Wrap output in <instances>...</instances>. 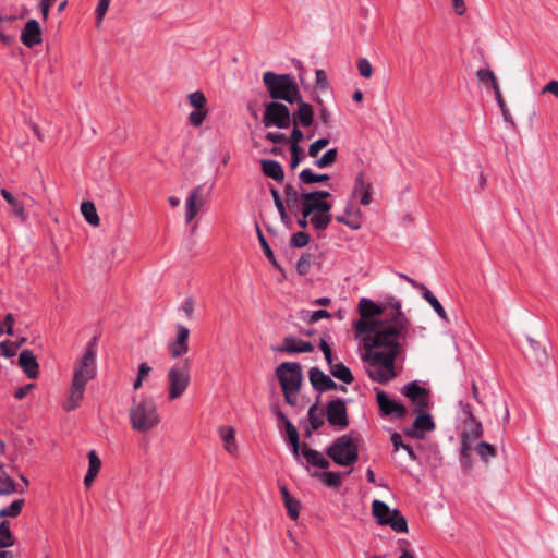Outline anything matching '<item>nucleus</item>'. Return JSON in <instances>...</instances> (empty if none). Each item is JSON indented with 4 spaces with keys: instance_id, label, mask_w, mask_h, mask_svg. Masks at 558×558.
Segmentation results:
<instances>
[{
    "instance_id": "obj_1",
    "label": "nucleus",
    "mask_w": 558,
    "mask_h": 558,
    "mask_svg": "<svg viewBox=\"0 0 558 558\" xmlns=\"http://www.w3.org/2000/svg\"><path fill=\"white\" fill-rule=\"evenodd\" d=\"M409 322L397 308L395 329L381 330L372 337H365V353L362 361L366 364L368 377L376 383L386 384L396 376L395 361L399 353V337L407 330Z\"/></svg>"
},
{
    "instance_id": "obj_2",
    "label": "nucleus",
    "mask_w": 558,
    "mask_h": 558,
    "mask_svg": "<svg viewBox=\"0 0 558 558\" xmlns=\"http://www.w3.org/2000/svg\"><path fill=\"white\" fill-rule=\"evenodd\" d=\"M96 375V349L94 341H92L87 344L84 354L74 364L70 391L63 403V409L66 412L74 411L80 407L84 399L87 383L94 379Z\"/></svg>"
},
{
    "instance_id": "obj_3",
    "label": "nucleus",
    "mask_w": 558,
    "mask_h": 558,
    "mask_svg": "<svg viewBox=\"0 0 558 558\" xmlns=\"http://www.w3.org/2000/svg\"><path fill=\"white\" fill-rule=\"evenodd\" d=\"M397 308H399V312H402L399 301H396L391 305L390 312L387 314V316L390 317L389 322L378 320L374 317L385 313L386 310H383L372 300L362 298L359 302L361 319L355 325L356 332L362 336L363 339H365V337H372L381 330L395 329L397 320Z\"/></svg>"
},
{
    "instance_id": "obj_4",
    "label": "nucleus",
    "mask_w": 558,
    "mask_h": 558,
    "mask_svg": "<svg viewBox=\"0 0 558 558\" xmlns=\"http://www.w3.org/2000/svg\"><path fill=\"white\" fill-rule=\"evenodd\" d=\"M131 427L137 433H147L160 423V416L155 400L151 397L143 396L133 399L129 409Z\"/></svg>"
},
{
    "instance_id": "obj_5",
    "label": "nucleus",
    "mask_w": 558,
    "mask_h": 558,
    "mask_svg": "<svg viewBox=\"0 0 558 558\" xmlns=\"http://www.w3.org/2000/svg\"><path fill=\"white\" fill-rule=\"evenodd\" d=\"M263 84L269 96L275 100L294 104L300 98L299 85L290 74H278L267 71L263 74Z\"/></svg>"
},
{
    "instance_id": "obj_6",
    "label": "nucleus",
    "mask_w": 558,
    "mask_h": 558,
    "mask_svg": "<svg viewBox=\"0 0 558 558\" xmlns=\"http://www.w3.org/2000/svg\"><path fill=\"white\" fill-rule=\"evenodd\" d=\"M276 375L280 383L286 402L295 407L303 380L301 365L295 362H283L277 367Z\"/></svg>"
},
{
    "instance_id": "obj_7",
    "label": "nucleus",
    "mask_w": 558,
    "mask_h": 558,
    "mask_svg": "<svg viewBox=\"0 0 558 558\" xmlns=\"http://www.w3.org/2000/svg\"><path fill=\"white\" fill-rule=\"evenodd\" d=\"M327 456L338 465L349 466L359 459V447L349 434L333 440L326 450Z\"/></svg>"
},
{
    "instance_id": "obj_8",
    "label": "nucleus",
    "mask_w": 558,
    "mask_h": 558,
    "mask_svg": "<svg viewBox=\"0 0 558 558\" xmlns=\"http://www.w3.org/2000/svg\"><path fill=\"white\" fill-rule=\"evenodd\" d=\"M168 399L181 398L191 383V364L189 360L177 363L167 371Z\"/></svg>"
},
{
    "instance_id": "obj_9",
    "label": "nucleus",
    "mask_w": 558,
    "mask_h": 558,
    "mask_svg": "<svg viewBox=\"0 0 558 558\" xmlns=\"http://www.w3.org/2000/svg\"><path fill=\"white\" fill-rule=\"evenodd\" d=\"M372 513L379 525H389L395 532H408V522L398 509H390L389 506L378 499L372 502Z\"/></svg>"
},
{
    "instance_id": "obj_10",
    "label": "nucleus",
    "mask_w": 558,
    "mask_h": 558,
    "mask_svg": "<svg viewBox=\"0 0 558 558\" xmlns=\"http://www.w3.org/2000/svg\"><path fill=\"white\" fill-rule=\"evenodd\" d=\"M330 196V192L323 190L301 192V214H304L305 216H311L312 214L318 211H330L332 205L331 203L327 202V198H329Z\"/></svg>"
},
{
    "instance_id": "obj_11",
    "label": "nucleus",
    "mask_w": 558,
    "mask_h": 558,
    "mask_svg": "<svg viewBox=\"0 0 558 558\" xmlns=\"http://www.w3.org/2000/svg\"><path fill=\"white\" fill-rule=\"evenodd\" d=\"M290 122L291 113L286 105L278 101H271L265 105L263 124L266 128L277 126L284 129L290 125Z\"/></svg>"
},
{
    "instance_id": "obj_12",
    "label": "nucleus",
    "mask_w": 558,
    "mask_h": 558,
    "mask_svg": "<svg viewBox=\"0 0 558 558\" xmlns=\"http://www.w3.org/2000/svg\"><path fill=\"white\" fill-rule=\"evenodd\" d=\"M189 104L194 110L189 114L187 121L191 125L198 128L201 126L207 114V99L203 92L196 90L187 95Z\"/></svg>"
},
{
    "instance_id": "obj_13",
    "label": "nucleus",
    "mask_w": 558,
    "mask_h": 558,
    "mask_svg": "<svg viewBox=\"0 0 558 558\" xmlns=\"http://www.w3.org/2000/svg\"><path fill=\"white\" fill-rule=\"evenodd\" d=\"M417 416L413 422V425L404 429V434L415 439H424L426 433L435 429V422L429 414L428 410L423 412H416Z\"/></svg>"
},
{
    "instance_id": "obj_14",
    "label": "nucleus",
    "mask_w": 558,
    "mask_h": 558,
    "mask_svg": "<svg viewBox=\"0 0 558 558\" xmlns=\"http://www.w3.org/2000/svg\"><path fill=\"white\" fill-rule=\"evenodd\" d=\"M327 421L332 426L344 428L349 425L345 402L342 399L330 401L326 407Z\"/></svg>"
},
{
    "instance_id": "obj_15",
    "label": "nucleus",
    "mask_w": 558,
    "mask_h": 558,
    "mask_svg": "<svg viewBox=\"0 0 558 558\" xmlns=\"http://www.w3.org/2000/svg\"><path fill=\"white\" fill-rule=\"evenodd\" d=\"M376 400L384 416L392 415L397 418H403L408 413L407 408L402 403L390 399L385 391L377 392Z\"/></svg>"
},
{
    "instance_id": "obj_16",
    "label": "nucleus",
    "mask_w": 558,
    "mask_h": 558,
    "mask_svg": "<svg viewBox=\"0 0 558 558\" xmlns=\"http://www.w3.org/2000/svg\"><path fill=\"white\" fill-rule=\"evenodd\" d=\"M206 203L204 186H195L185 199V221L191 222Z\"/></svg>"
},
{
    "instance_id": "obj_17",
    "label": "nucleus",
    "mask_w": 558,
    "mask_h": 558,
    "mask_svg": "<svg viewBox=\"0 0 558 558\" xmlns=\"http://www.w3.org/2000/svg\"><path fill=\"white\" fill-rule=\"evenodd\" d=\"M352 196L359 198L363 206H368L373 202L372 183L366 179L364 171L359 172L354 179Z\"/></svg>"
},
{
    "instance_id": "obj_18",
    "label": "nucleus",
    "mask_w": 558,
    "mask_h": 558,
    "mask_svg": "<svg viewBox=\"0 0 558 558\" xmlns=\"http://www.w3.org/2000/svg\"><path fill=\"white\" fill-rule=\"evenodd\" d=\"M189 336L190 330L187 327L179 325L177 327V337L173 341L169 342L168 349L171 357L178 359L189 352Z\"/></svg>"
},
{
    "instance_id": "obj_19",
    "label": "nucleus",
    "mask_w": 558,
    "mask_h": 558,
    "mask_svg": "<svg viewBox=\"0 0 558 558\" xmlns=\"http://www.w3.org/2000/svg\"><path fill=\"white\" fill-rule=\"evenodd\" d=\"M310 381L316 391L335 390L338 385L323 371L312 367L308 372Z\"/></svg>"
},
{
    "instance_id": "obj_20",
    "label": "nucleus",
    "mask_w": 558,
    "mask_h": 558,
    "mask_svg": "<svg viewBox=\"0 0 558 558\" xmlns=\"http://www.w3.org/2000/svg\"><path fill=\"white\" fill-rule=\"evenodd\" d=\"M298 104V109L293 112V123L294 125L300 124L303 128H308L313 124L314 120V110L313 107L305 102L300 95L299 100L295 101Z\"/></svg>"
},
{
    "instance_id": "obj_21",
    "label": "nucleus",
    "mask_w": 558,
    "mask_h": 558,
    "mask_svg": "<svg viewBox=\"0 0 558 558\" xmlns=\"http://www.w3.org/2000/svg\"><path fill=\"white\" fill-rule=\"evenodd\" d=\"M41 40V29L39 23L36 20L27 21L21 34V41L27 48H33L34 46L40 44Z\"/></svg>"
},
{
    "instance_id": "obj_22",
    "label": "nucleus",
    "mask_w": 558,
    "mask_h": 558,
    "mask_svg": "<svg viewBox=\"0 0 558 558\" xmlns=\"http://www.w3.org/2000/svg\"><path fill=\"white\" fill-rule=\"evenodd\" d=\"M19 365L28 378L35 379L39 374V364L31 350H24L20 353Z\"/></svg>"
},
{
    "instance_id": "obj_23",
    "label": "nucleus",
    "mask_w": 558,
    "mask_h": 558,
    "mask_svg": "<svg viewBox=\"0 0 558 558\" xmlns=\"http://www.w3.org/2000/svg\"><path fill=\"white\" fill-rule=\"evenodd\" d=\"M87 457L88 470L84 476V485L86 488H89L101 469V461L95 450H90Z\"/></svg>"
},
{
    "instance_id": "obj_24",
    "label": "nucleus",
    "mask_w": 558,
    "mask_h": 558,
    "mask_svg": "<svg viewBox=\"0 0 558 558\" xmlns=\"http://www.w3.org/2000/svg\"><path fill=\"white\" fill-rule=\"evenodd\" d=\"M218 434L223 442L225 450L234 456L238 452V445L235 441V429L231 426H220Z\"/></svg>"
},
{
    "instance_id": "obj_25",
    "label": "nucleus",
    "mask_w": 558,
    "mask_h": 558,
    "mask_svg": "<svg viewBox=\"0 0 558 558\" xmlns=\"http://www.w3.org/2000/svg\"><path fill=\"white\" fill-rule=\"evenodd\" d=\"M300 451L308 464L324 470H327L330 466L329 461L319 451L311 449L306 445H303Z\"/></svg>"
},
{
    "instance_id": "obj_26",
    "label": "nucleus",
    "mask_w": 558,
    "mask_h": 558,
    "mask_svg": "<svg viewBox=\"0 0 558 558\" xmlns=\"http://www.w3.org/2000/svg\"><path fill=\"white\" fill-rule=\"evenodd\" d=\"M281 350L288 353H303L312 352L314 350V347L308 341H304L293 337H287L283 340V345Z\"/></svg>"
},
{
    "instance_id": "obj_27",
    "label": "nucleus",
    "mask_w": 558,
    "mask_h": 558,
    "mask_svg": "<svg viewBox=\"0 0 558 558\" xmlns=\"http://www.w3.org/2000/svg\"><path fill=\"white\" fill-rule=\"evenodd\" d=\"M260 165H262L263 173L266 177L271 178L277 182L283 181L284 171H283L282 166L278 161L271 160V159H263L260 161Z\"/></svg>"
},
{
    "instance_id": "obj_28",
    "label": "nucleus",
    "mask_w": 558,
    "mask_h": 558,
    "mask_svg": "<svg viewBox=\"0 0 558 558\" xmlns=\"http://www.w3.org/2000/svg\"><path fill=\"white\" fill-rule=\"evenodd\" d=\"M2 197L7 201V203L10 205L12 213L22 221H26L27 216L25 213L24 204L15 198L13 194L8 191L7 189H1L0 191Z\"/></svg>"
},
{
    "instance_id": "obj_29",
    "label": "nucleus",
    "mask_w": 558,
    "mask_h": 558,
    "mask_svg": "<svg viewBox=\"0 0 558 558\" xmlns=\"http://www.w3.org/2000/svg\"><path fill=\"white\" fill-rule=\"evenodd\" d=\"M328 366H329V372L337 379L341 380L344 384L353 383L354 377H353L350 368L347 367L343 363L333 362V360H331V364H328Z\"/></svg>"
},
{
    "instance_id": "obj_30",
    "label": "nucleus",
    "mask_w": 558,
    "mask_h": 558,
    "mask_svg": "<svg viewBox=\"0 0 558 558\" xmlns=\"http://www.w3.org/2000/svg\"><path fill=\"white\" fill-rule=\"evenodd\" d=\"M15 493H24V488H19L14 480L7 473L0 472V496H9Z\"/></svg>"
},
{
    "instance_id": "obj_31",
    "label": "nucleus",
    "mask_w": 558,
    "mask_h": 558,
    "mask_svg": "<svg viewBox=\"0 0 558 558\" xmlns=\"http://www.w3.org/2000/svg\"><path fill=\"white\" fill-rule=\"evenodd\" d=\"M287 440L290 442L292 447V453L298 459L300 456V436L296 427L290 422L287 421L284 424Z\"/></svg>"
},
{
    "instance_id": "obj_32",
    "label": "nucleus",
    "mask_w": 558,
    "mask_h": 558,
    "mask_svg": "<svg viewBox=\"0 0 558 558\" xmlns=\"http://www.w3.org/2000/svg\"><path fill=\"white\" fill-rule=\"evenodd\" d=\"M421 292H422V296L433 307V310L437 313V315L441 319L448 320L447 313H446L444 306L438 301V299L430 292V290L427 287H422Z\"/></svg>"
},
{
    "instance_id": "obj_33",
    "label": "nucleus",
    "mask_w": 558,
    "mask_h": 558,
    "mask_svg": "<svg viewBox=\"0 0 558 558\" xmlns=\"http://www.w3.org/2000/svg\"><path fill=\"white\" fill-rule=\"evenodd\" d=\"M332 220L330 211H318L311 215L310 222L317 231H324Z\"/></svg>"
},
{
    "instance_id": "obj_34",
    "label": "nucleus",
    "mask_w": 558,
    "mask_h": 558,
    "mask_svg": "<svg viewBox=\"0 0 558 558\" xmlns=\"http://www.w3.org/2000/svg\"><path fill=\"white\" fill-rule=\"evenodd\" d=\"M81 213L89 225L93 227L99 226L100 219L93 202L84 201L81 205Z\"/></svg>"
},
{
    "instance_id": "obj_35",
    "label": "nucleus",
    "mask_w": 558,
    "mask_h": 558,
    "mask_svg": "<svg viewBox=\"0 0 558 558\" xmlns=\"http://www.w3.org/2000/svg\"><path fill=\"white\" fill-rule=\"evenodd\" d=\"M475 76L481 84L490 85L494 93L497 92L498 89H500L497 78L492 70L478 69L475 73Z\"/></svg>"
},
{
    "instance_id": "obj_36",
    "label": "nucleus",
    "mask_w": 558,
    "mask_h": 558,
    "mask_svg": "<svg viewBox=\"0 0 558 558\" xmlns=\"http://www.w3.org/2000/svg\"><path fill=\"white\" fill-rule=\"evenodd\" d=\"M270 194L272 196L275 206L279 213L281 222L283 225L288 226L290 223L291 219L287 213L284 202L282 201L278 190L275 187H270Z\"/></svg>"
},
{
    "instance_id": "obj_37",
    "label": "nucleus",
    "mask_w": 558,
    "mask_h": 558,
    "mask_svg": "<svg viewBox=\"0 0 558 558\" xmlns=\"http://www.w3.org/2000/svg\"><path fill=\"white\" fill-rule=\"evenodd\" d=\"M307 416L312 430H317L324 425V413L323 410L319 409L317 404H313L308 409Z\"/></svg>"
},
{
    "instance_id": "obj_38",
    "label": "nucleus",
    "mask_w": 558,
    "mask_h": 558,
    "mask_svg": "<svg viewBox=\"0 0 558 558\" xmlns=\"http://www.w3.org/2000/svg\"><path fill=\"white\" fill-rule=\"evenodd\" d=\"M299 179L304 184H314L329 180L327 173L316 174L311 169H304L299 173Z\"/></svg>"
},
{
    "instance_id": "obj_39",
    "label": "nucleus",
    "mask_w": 558,
    "mask_h": 558,
    "mask_svg": "<svg viewBox=\"0 0 558 558\" xmlns=\"http://www.w3.org/2000/svg\"><path fill=\"white\" fill-rule=\"evenodd\" d=\"M25 505L24 499H16L12 501L8 507L0 510V518H16Z\"/></svg>"
},
{
    "instance_id": "obj_40",
    "label": "nucleus",
    "mask_w": 558,
    "mask_h": 558,
    "mask_svg": "<svg viewBox=\"0 0 558 558\" xmlns=\"http://www.w3.org/2000/svg\"><path fill=\"white\" fill-rule=\"evenodd\" d=\"M286 196V204L291 209L295 208L300 204V194L298 190L290 183H287L283 189Z\"/></svg>"
},
{
    "instance_id": "obj_41",
    "label": "nucleus",
    "mask_w": 558,
    "mask_h": 558,
    "mask_svg": "<svg viewBox=\"0 0 558 558\" xmlns=\"http://www.w3.org/2000/svg\"><path fill=\"white\" fill-rule=\"evenodd\" d=\"M14 537L10 531L9 523L3 521L0 523V548L13 546Z\"/></svg>"
},
{
    "instance_id": "obj_42",
    "label": "nucleus",
    "mask_w": 558,
    "mask_h": 558,
    "mask_svg": "<svg viewBox=\"0 0 558 558\" xmlns=\"http://www.w3.org/2000/svg\"><path fill=\"white\" fill-rule=\"evenodd\" d=\"M475 450H476L477 454L480 456V458L485 462H487L492 458L496 457V449L493 447V445H490L486 441H481L475 447Z\"/></svg>"
},
{
    "instance_id": "obj_43",
    "label": "nucleus",
    "mask_w": 558,
    "mask_h": 558,
    "mask_svg": "<svg viewBox=\"0 0 558 558\" xmlns=\"http://www.w3.org/2000/svg\"><path fill=\"white\" fill-rule=\"evenodd\" d=\"M426 390L427 389L420 386L417 381H411L402 387L401 393L409 398L410 400H412L415 397L422 395Z\"/></svg>"
},
{
    "instance_id": "obj_44",
    "label": "nucleus",
    "mask_w": 558,
    "mask_h": 558,
    "mask_svg": "<svg viewBox=\"0 0 558 558\" xmlns=\"http://www.w3.org/2000/svg\"><path fill=\"white\" fill-rule=\"evenodd\" d=\"M415 412L427 411L430 403L429 391L426 390L422 395L411 400Z\"/></svg>"
},
{
    "instance_id": "obj_45",
    "label": "nucleus",
    "mask_w": 558,
    "mask_h": 558,
    "mask_svg": "<svg viewBox=\"0 0 558 558\" xmlns=\"http://www.w3.org/2000/svg\"><path fill=\"white\" fill-rule=\"evenodd\" d=\"M337 156H338V150L336 148H331V149L327 150L319 159H317L314 162V165L320 169L327 168L336 161Z\"/></svg>"
},
{
    "instance_id": "obj_46",
    "label": "nucleus",
    "mask_w": 558,
    "mask_h": 558,
    "mask_svg": "<svg viewBox=\"0 0 558 558\" xmlns=\"http://www.w3.org/2000/svg\"><path fill=\"white\" fill-rule=\"evenodd\" d=\"M320 480L328 487H340L342 480L340 473L327 471L320 474Z\"/></svg>"
},
{
    "instance_id": "obj_47",
    "label": "nucleus",
    "mask_w": 558,
    "mask_h": 558,
    "mask_svg": "<svg viewBox=\"0 0 558 558\" xmlns=\"http://www.w3.org/2000/svg\"><path fill=\"white\" fill-rule=\"evenodd\" d=\"M336 220L340 223L345 225L347 227H349L352 230H359L362 227L360 209H356L355 218H349L347 215H344V216H337Z\"/></svg>"
},
{
    "instance_id": "obj_48",
    "label": "nucleus",
    "mask_w": 558,
    "mask_h": 558,
    "mask_svg": "<svg viewBox=\"0 0 558 558\" xmlns=\"http://www.w3.org/2000/svg\"><path fill=\"white\" fill-rule=\"evenodd\" d=\"M283 502H284V507L287 509L289 518L292 520H296L300 515V509H301L300 501L298 499H295L294 497H291V498H288L287 500H284Z\"/></svg>"
},
{
    "instance_id": "obj_49",
    "label": "nucleus",
    "mask_w": 558,
    "mask_h": 558,
    "mask_svg": "<svg viewBox=\"0 0 558 558\" xmlns=\"http://www.w3.org/2000/svg\"><path fill=\"white\" fill-rule=\"evenodd\" d=\"M109 5H110V0H99L98 1L96 9H95L96 27L97 28H99L101 26Z\"/></svg>"
},
{
    "instance_id": "obj_50",
    "label": "nucleus",
    "mask_w": 558,
    "mask_h": 558,
    "mask_svg": "<svg viewBox=\"0 0 558 558\" xmlns=\"http://www.w3.org/2000/svg\"><path fill=\"white\" fill-rule=\"evenodd\" d=\"M332 315L326 310H317L314 312H305V315L302 316L304 320L310 324H314L323 318H330Z\"/></svg>"
},
{
    "instance_id": "obj_51",
    "label": "nucleus",
    "mask_w": 558,
    "mask_h": 558,
    "mask_svg": "<svg viewBox=\"0 0 558 558\" xmlns=\"http://www.w3.org/2000/svg\"><path fill=\"white\" fill-rule=\"evenodd\" d=\"M494 94H495L496 101H497V104L500 107V110L502 112L504 120L514 126L513 119H512V117L510 114V111H509V109H508V107H507V105H506V102H505V100L502 98L500 89H498Z\"/></svg>"
},
{
    "instance_id": "obj_52",
    "label": "nucleus",
    "mask_w": 558,
    "mask_h": 558,
    "mask_svg": "<svg viewBox=\"0 0 558 558\" xmlns=\"http://www.w3.org/2000/svg\"><path fill=\"white\" fill-rule=\"evenodd\" d=\"M308 243H310V235L303 231L296 232L290 238V245L292 247L301 248V247L306 246Z\"/></svg>"
},
{
    "instance_id": "obj_53",
    "label": "nucleus",
    "mask_w": 558,
    "mask_h": 558,
    "mask_svg": "<svg viewBox=\"0 0 558 558\" xmlns=\"http://www.w3.org/2000/svg\"><path fill=\"white\" fill-rule=\"evenodd\" d=\"M257 234L260 242V245L263 247V251L266 255V257L272 263V265L277 266V262L275 259V255L272 250L270 248L268 242L266 241L265 236L263 235L260 229L257 227Z\"/></svg>"
},
{
    "instance_id": "obj_54",
    "label": "nucleus",
    "mask_w": 558,
    "mask_h": 558,
    "mask_svg": "<svg viewBox=\"0 0 558 558\" xmlns=\"http://www.w3.org/2000/svg\"><path fill=\"white\" fill-rule=\"evenodd\" d=\"M312 256L310 254H303L296 264V270L300 275H306L310 271Z\"/></svg>"
},
{
    "instance_id": "obj_55",
    "label": "nucleus",
    "mask_w": 558,
    "mask_h": 558,
    "mask_svg": "<svg viewBox=\"0 0 558 558\" xmlns=\"http://www.w3.org/2000/svg\"><path fill=\"white\" fill-rule=\"evenodd\" d=\"M329 140L328 138H319L312 143L308 147V155L311 157H317L319 151L324 149L326 146H328Z\"/></svg>"
},
{
    "instance_id": "obj_56",
    "label": "nucleus",
    "mask_w": 558,
    "mask_h": 558,
    "mask_svg": "<svg viewBox=\"0 0 558 558\" xmlns=\"http://www.w3.org/2000/svg\"><path fill=\"white\" fill-rule=\"evenodd\" d=\"M357 69H359L360 75L365 78H369L373 75V68L367 59H364V58L359 59Z\"/></svg>"
},
{
    "instance_id": "obj_57",
    "label": "nucleus",
    "mask_w": 558,
    "mask_h": 558,
    "mask_svg": "<svg viewBox=\"0 0 558 558\" xmlns=\"http://www.w3.org/2000/svg\"><path fill=\"white\" fill-rule=\"evenodd\" d=\"M470 421L473 423V426L470 428V430L464 432L463 434H470V439H477L483 434V427L480 422H476L474 416L470 414Z\"/></svg>"
},
{
    "instance_id": "obj_58",
    "label": "nucleus",
    "mask_w": 558,
    "mask_h": 558,
    "mask_svg": "<svg viewBox=\"0 0 558 558\" xmlns=\"http://www.w3.org/2000/svg\"><path fill=\"white\" fill-rule=\"evenodd\" d=\"M315 83H316L317 88H319L320 90H327L329 88L328 78H327V75L324 70H322V69L316 70Z\"/></svg>"
},
{
    "instance_id": "obj_59",
    "label": "nucleus",
    "mask_w": 558,
    "mask_h": 558,
    "mask_svg": "<svg viewBox=\"0 0 558 558\" xmlns=\"http://www.w3.org/2000/svg\"><path fill=\"white\" fill-rule=\"evenodd\" d=\"M315 100L319 106V120L322 121L323 124L328 125L331 120L330 112L328 111L327 107L324 105L323 100L319 97H317Z\"/></svg>"
},
{
    "instance_id": "obj_60",
    "label": "nucleus",
    "mask_w": 558,
    "mask_h": 558,
    "mask_svg": "<svg viewBox=\"0 0 558 558\" xmlns=\"http://www.w3.org/2000/svg\"><path fill=\"white\" fill-rule=\"evenodd\" d=\"M304 138L303 132L295 125L291 132V147H295V149H301L299 144Z\"/></svg>"
},
{
    "instance_id": "obj_61",
    "label": "nucleus",
    "mask_w": 558,
    "mask_h": 558,
    "mask_svg": "<svg viewBox=\"0 0 558 558\" xmlns=\"http://www.w3.org/2000/svg\"><path fill=\"white\" fill-rule=\"evenodd\" d=\"M151 371H153V368L148 365V363L142 362L138 365V371H137L136 376L138 378L143 379L144 381H147L150 376Z\"/></svg>"
},
{
    "instance_id": "obj_62",
    "label": "nucleus",
    "mask_w": 558,
    "mask_h": 558,
    "mask_svg": "<svg viewBox=\"0 0 558 558\" xmlns=\"http://www.w3.org/2000/svg\"><path fill=\"white\" fill-rule=\"evenodd\" d=\"M553 94L558 98V81L551 80L549 81L541 90V95Z\"/></svg>"
},
{
    "instance_id": "obj_63",
    "label": "nucleus",
    "mask_w": 558,
    "mask_h": 558,
    "mask_svg": "<svg viewBox=\"0 0 558 558\" xmlns=\"http://www.w3.org/2000/svg\"><path fill=\"white\" fill-rule=\"evenodd\" d=\"M319 348L323 351V354L325 356L327 364H331V360H333L332 351H331L330 345L327 343V341L325 339H320Z\"/></svg>"
},
{
    "instance_id": "obj_64",
    "label": "nucleus",
    "mask_w": 558,
    "mask_h": 558,
    "mask_svg": "<svg viewBox=\"0 0 558 558\" xmlns=\"http://www.w3.org/2000/svg\"><path fill=\"white\" fill-rule=\"evenodd\" d=\"M265 137L267 141L275 144H281L287 141V136L280 132H268Z\"/></svg>"
}]
</instances>
